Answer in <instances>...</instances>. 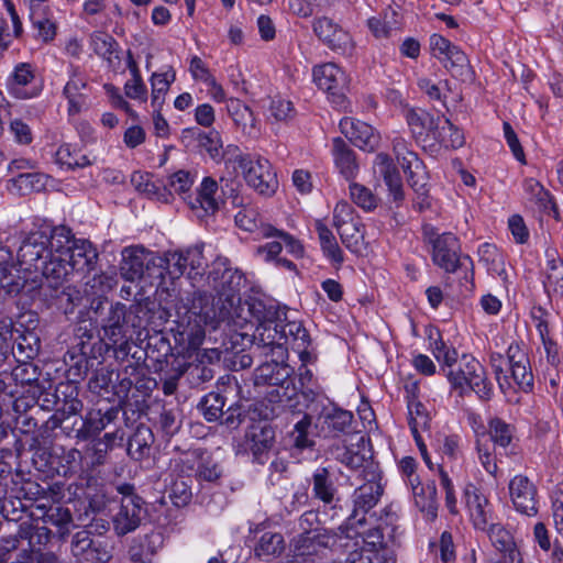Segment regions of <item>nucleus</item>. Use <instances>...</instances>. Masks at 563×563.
I'll list each match as a JSON object with an SVG mask.
<instances>
[{
  "instance_id": "nucleus-38",
  "label": "nucleus",
  "mask_w": 563,
  "mask_h": 563,
  "mask_svg": "<svg viewBox=\"0 0 563 563\" xmlns=\"http://www.w3.org/2000/svg\"><path fill=\"white\" fill-rule=\"evenodd\" d=\"M154 442L152 430L145 424L136 427L128 442V454L135 461H141L150 456L151 448Z\"/></svg>"
},
{
  "instance_id": "nucleus-11",
  "label": "nucleus",
  "mask_w": 563,
  "mask_h": 563,
  "mask_svg": "<svg viewBox=\"0 0 563 563\" xmlns=\"http://www.w3.org/2000/svg\"><path fill=\"white\" fill-rule=\"evenodd\" d=\"M236 163L250 187L264 196L273 195L278 180L268 159L261 156L238 155Z\"/></svg>"
},
{
  "instance_id": "nucleus-4",
  "label": "nucleus",
  "mask_w": 563,
  "mask_h": 563,
  "mask_svg": "<svg viewBox=\"0 0 563 563\" xmlns=\"http://www.w3.org/2000/svg\"><path fill=\"white\" fill-rule=\"evenodd\" d=\"M506 354V357L500 353L490 354V364L499 388L503 391L510 388V378H512L521 390L526 393L531 390L533 375L526 351L517 342H512L508 346Z\"/></svg>"
},
{
  "instance_id": "nucleus-52",
  "label": "nucleus",
  "mask_w": 563,
  "mask_h": 563,
  "mask_svg": "<svg viewBox=\"0 0 563 563\" xmlns=\"http://www.w3.org/2000/svg\"><path fill=\"white\" fill-rule=\"evenodd\" d=\"M311 417L303 415L297 421L294 429L289 432V440L294 448L298 450L311 449L314 445L313 439L310 437Z\"/></svg>"
},
{
  "instance_id": "nucleus-2",
  "label": "nucleus",
  "mask_w": 563,
  "mask_h": 563,
  "mask_svg": "<svg viewBox=\"0 0 563 563\" xmlns=\"http://www.w3.org/2000/svg\"><path fill=\"white\" fill-rule=\"evenodd\" d=\"M98 253L84 239H75L71 229L56 225L30 232L18 251L21 269L40 273L48 286L56 289L73 272L95 269Z\"/></svg>"
},
{
  "instance_id": "nucleus-5",
  "label": "nucleus",
  "mask_w": 563,
  "mask_h": 563,
  "mask_svg": "<svg viewBox=\"0 0 563 563\" xmlns=\"http://www.w3.org/2000/svg\"><path fill=\"white\" fill-rule=\"evenodd\" d=\"M269 361L264 362L254 371L255 386H268V399L272 402L292 400L299 390L295 383L294 368L286 363L287 358H278L268 354Z\"/></svg>"
},
{
  "instance_id": "nucleus-45",
  "label": "nucleus",
  "mask_w": 563,
  "mask_h": 563,
  "mask_svg": "<svg viewBox=\"0 0 563 563\" xmlns=\"http://www.w3.org/2000/svg\"><path fill=\"white\" fill-rule=\"evenodd\" d=\"M18 534L22 540L27 541V547L36 553H40L51 539L48 528L29 522H22L19 526Z\"/></svg>"
},
{
  "instance_id": "nucleus-61",
  "label": "nucleus",
  "mask_w": 563,
  "mask_h": 563,
  "mask_svg": "<svg viewBox=\"0 0 563 563\" xmlns=\"http://www.w3.org/2000/svg\"><path fill=\"white\" fill-rule=\"evenodd\" d=\"M267 111L276 121H288L296 115L292 102L279 96L269 99Z\"/></svg>"
},
{
  "instance_id": "nucleus-9",
  "label": "nucleus",
  "mask_w": 563,
  "mask_h": 563,
  "mask_svg": "<svg viewBox=\"0 0 563 563\" xmlns=\"http://www.w3.org/2000/svg\"><path fill=\"white\" fill-rule=\"evenodd\" d=\"M424 241L431 246V257L434 265L446 273H455L461 265V246L455 234L440 233L432 225L423 227Z\"/></svg>"
},
{
  "instance_id": "nucleus-39",
  "label": "nucleus",
  "mask_w": 563,
  "mask_h": 563,
  "mask_svg": "<svg viewBox=\"0 0 563 563\" xmlns=\"http://www.w3.org/2000/svg\"><path fill=\"white\" fill-rule=\"evenodd\" d=\"M523 191L527 200L539 211L549 213L554 208L550 192L534 178L523 180Z\"/></svg>"
},
{
  "instance_id": "nucleus-6",
  "label": "nucleus",
  "mask_w": 563,
  "mask_h": 563,
  "mask_svg": "<svg viewBox=\"0 0 563 563\" xmlns=\"http://www.w3.org/2000/svg\"><path fill=\"white\" fill-rule=\"evenodd\" d=\"M445 376L460 394L473 390L481 399L489 400L493 396V385L487 380L485 368L474 357L463 355L459 364L448 365Z\"/></svg>"
},
{
  "instance_id": "nucleus-37",
  "label": "nucleus",
  "mask_w": 563,
  "mask_h": 563,
  "mask_svg": "<svg viewBox=\"0 0 563 563\" xmlns=\"http://www.w3.org/2000/svg\"><path fill=\"white\" fill-rule=\"evenodd\" d=\"M285 550L284 537L278 532H263L254 545V555L268 562L279 556Z\"/></svg>"
},
{
  "instance_id": "nucleus-43",
  "label": "nucleus",
  "mask_w": 563,
  "mask_h": 563,
  "mask_svg": "<svg viewBox=\"0 0 563 563\" xmlns=\"http://www.w3.org/2000/svg\"><path fill=\"white\" fill-rule=\"evenodd\" d=\"M227 110L234 123L247 134L256 131V120L253 111L241 100L230 98L227 101Z\"/></svg>"
},
{
  "instance_id": "nucleus-18",
  "label": "nucleus",
  "mask_w": 563,
  "mask_h": 563,
  "mask_svg": "<svg viewBox=\"0 0 563 563\" xmlns=\"http://www.w3.org/2000/svg\"><path fill=\"white\" fill-rule=\"evenodd\" d=\"M155 258L156 254L142 246L125 247L120 264L121 276L129 282L139 280L144 276L155 278Z\"/></svg>"
},
{
  "instance_id": "nucleus-44",
  "label": "nucleus",
  "mask_w": 563,
  "mask_h": 563,
  "mask_svg": "<svg viewBox=\"0 0 563 563\" xmlns=\"http://www.w3.org/2000/svg\"><path fill=\"white\" fill-rule=\"evenodd\" d=\"M488 433L493 442L492 445L504 449L506 454L510 453L508 449L515 438V427L512 424L495 417L488 422Z\"/></svg>"
},
{
  "instance_id": "nucleus-57",
  "label": "nucleus",
  "mask_w": 563,
  "mask_h": 563,
  "mask_svg": "<svg viewBox=\"0 0 563 563\" xmlns=\"http://www.w3.org/2000/svg\"><path fill=\"white\" fill-rule=\"evenodd\" d=\"M117 46V41L104 32H93L90 35L91 49L104 59H111Z\"/></svg>"
},
{
  "instance_id": "nucleus-47",
  "label": "nucleus",
  "mask_w": 563,
  "mask_h": 563,
  "mask_svg": "<svg viewBox=\"0 0 563 563\" xmlns=\"http://www.w3.org/2000/svg\"><path fill=\"white\" fill-rule=\"evenodd\" d=\"M407 181L416 195L413 198V208L420 212L431 208L426 170H415L413 175L407 178Z\"/></svg>"
},
{
  "instance_id": "nucleus-23",
  "label": "nucleus",
  "mask_w": 563,
  "mask_h": 563,
  "mask_svg": "<svg viewBox=\"0 0 563 563\" xmlns=\"http://www.w3.org/2000/svg\"><path fill=\"white\" fill-rule=\"evenodd\" d=\"M509 495L518 512L528 517H533L538 514V489L527 476L516 475L510 479Z\"/></svg>"
},
{
  "instance_id": "nucleus-62",
  "label": "nucleus",
  "mask_w": 563,
  "mask_h": 563,
  "mask_svg": "<svg viewBox=\"0 0 563 563\" xmlns=\"http://www.w3.org/2000/svg\"><path fill=\"white\" fill-rule=\"evenodd\" d=\"M429 340L432 354L439 362H443L446 366L456 363V350L448 346L439 333H437L435 338L430 334Z\"/></svg>"
},
{
  "instance_id": "nucleus-42",
  "label": "nucleus",
  "mask_w": 563,
  "mask_h": 563,
  "mask_svg": "<svg viewBox=\"0 0 563 563\" xmlns=\"http://www.w3.org/2000/svg\"><path fill=\"white\" fill-rule=\"evenodd\" d=\"M54 162L59 168L75 170L91 165L86 155L80 154L71 144L64 143L54 153Z\"/></svg>"
},
{
  "instance_id": "nucleus-59",
  "label": "nucleus",
  "mask_w": 563,
  "mask_h": 563,
  "mask_svg": "<svg viewBox=\"0 0 563 563\" xmlns=\"http://www.w3.org/2000/svg\"><path fill=\"white\" fill-rule=\"evenodd\" d=\"M349 189L352 201L363 210L371 211L377 207V198L367 187L352 183Z\"/></svg>"
},
{
  "instance_id": "nucleus-35",
  "label": "nucleus",
  "mask_w": 563,
  "mask_h": 563,
  "mask_svg": "<svg viewBox=\"0 0 563 563\" xmlns=\"http://www.w3.org/2000/svg\"><path fill=\"white\" fill-rule=\"evenodd\" d=\"M311 483L312 496L322 501L324 507L330 506L334 509L333 503L336 500L338 490L328 468H317L312 474Z\"/></svg>"
},
{
  "instance_id": "nucleus-30",
  "label": "nucleus",
  "mask_w": 563,
  "mask_h": 563,
  "mask_svg": "<svg viewBox=\"0 0 563 563\" xmlns=\"http://www.w3.org/2000/svg\"><path fill=\"white\" fill-rule=\"evenodd\" d=\"M471 520L478 530H486L493 522V508L488 498L475 487L465 490Z\"/></svg>"
},
{
  "instance_id": "nucleus-60",
  "label": "nucleus",
  "mask_w": 563,
  "mask_h": 563,
  "mask_svg": "<svg viewBox=\"0 0 563 563\" xmlns=\"http://www.w3.org/2000/svg\"><path fill=\"white\" fill-rule=\"evenodd\" d=\"M477 457L484 470L492 476L497 477L498 474V460L494 452L495 446L488 442H476Z\"/></svg>"
},
{
  "instance_id": "nucleus-25",
  "label": "nucleus",
  "mask_w": 563,
  "mask_h": 563,
  "mask_svg": "<svg viewBox=\"0 0 563 563\" xmlns=\"http://www.w3.org/2000/svg\"><path fill=\"white\" fill-rule=\"evenodd\" d=\"M374 170L384 180L389 197L399 206L405 199L401 175L393 158L386 153H378L374 161Z\"/></svg>"
},
{
  "instance_id": "nucleus-7",
  "label": "nucleus",
  "mask_w": 563,
  "mask_h": 563,
  "mask_svg": "<svg viewBox=\"0 0 563 563\" xmlns=\"http://www.w3.org/2000/svg\"><path fill=\"white\" fill-rule=\"evenodd\" d=\"M429 45L432 56L443 64L453 78L463 84L474 82L475 71L466 54L459 46L437 33L430 36Z\"/></svg>"
},
{
  "instance_id": "nucleus-17",
  "label": "nucleus",
  "mask_w": 563,
  "mask_h": 563,
  "mask_svg": "<svg viewBox=\"0 0 563 563\" xmlns=\"http://www.w3.org/2000/svg\"><path fill=\"white\" fill-rule=\"evenodd\" d=\"M314 84L325 91L331 102L342 106L345 91L349 87V77L345 71L334 63L317 65L312 69Z\"/></svg>"
},
{
  "instance_id": "nucleus-64",
  "label": "nucleus",
  "mask_w": 563,
  "mask_h": 563,
  "mask_svg": "<svg viewBox=\"0 0 563 563\" xmlns=\"http://www.w3.org/2000/svg\"><path fill=\"white\" fill-rule=\"evenodd\" d=\"M409 424L412 434L419 429H426L429 426V416L426 407L415 398L408 400Z\"/></svg>"
},
{
  "instance_id": "nucleus-14",
  "label": "nucleus",
  "mask_w": 563,
  "mask_h": 563,
  "mask_svg": "<svg viewBox=\"0 0 563 563\" xmlns=\"http://www.w3.org/2000/svg\"><path fill=\"white\" fill-rule=\"evenodd\" d=\"M8 93L19 100L36 98L43 90V82L37 76L36 67L21 62L14 65L4 82Z\"/></svg>"
},
{
  "instance_id": "nucleus-26",
  "label": "nucleus",
  "mask_w": 563,
  "mask_h": 563,
  "mask_svg": "<svg viewBox=\"0 0 563 563\" xmlns=\"http://www.w3.org/2000/svg\"><path fill=\"white\" fill-rule=\"evenodd\" d=\"M218 183L212 177H205L195 197H184L198 218L213 214L219 209Z\"/></svg>"
},
{
  "instance_id": "nucleus-41",
  "label": "nucleus",
  "mask_w": 563,
  "mask_h": 563,
  "mask_svg": "<svg viewBox=\"0 0 563 563\" xmlns=\"http://www.w3.org/2000/svg\"><path fill=\"white\" fill-rule=\"evenodd\" d=\"M314 227L323 255L333 264L341 265L344 261L343 252L332 231L320 220L316 221Z\"/></svg>"
},
{
  "instance_id": "nucleus-29",
  "label": "nucleus",
  "mask_w": 563,
  "mask_h": 563,
  "mask_svg": "<svg viewBox=\"0 0 563 563\" xmlns=\"http://www.w3.org/2000/svg\"><path fill=\"white\" fill-rule=\"evenodd\" d=\"M197 465L196 476L199 481L209 483L217 482L222 476V468L218 462L210 456H203L198 451L187 453L177 461L181 471H192Z\"/></svg>"
},
{
  "instance_id": "nucleus-16",
  "label": "nucleus",
  "mask_w": 563,
  "mask_h": 563,
  "mask_svg": "<svg viewBox=\"0 0 563 563\" xmlns=\"http://www.w3.org/2000/svg\"><path fill=\"white\" fill-rule=\"evenodd\" d=\"M355 528L356 526L349 523L339 527L340 536L343 537L340 547L346 548L349 552H362L372 558L385 550L386 543L380 528H372L363 533L356 531Z\"/></svg>"
},
{
  "instance_id": "nucleus-21",
  "label": "nucleus",
  "mask_w": 563,
  "mask_h": 563,
  "mask_svg": "<svg viewBox=\"0 0 563 563\" xmlns=\"http://www.w3.org/2000/svg\"><path fill=\"white\" fill-rule=\"evenodd\" d=\"M275 443V431L268 424H252L245 432L243 449L252 454L253 462L264 464Z\"/></svg>"
},
{
  "instance_id": "nucleus-15",
  "label": "nucleus",
  "mask_w": 563,
  "mask_h": 563,
  "mask_svg": "<svg viewBox=\"0 0 563 563\" xmlns=\"http://www.w3.org/2000/svg\"><path fill=\"white\" fill-rule=\"evenodd\" d=\"M363 479L365 483L357 486L352 495L353 510L345 522L351 526H363L366 514L377 505L383 494V487L378 482L376 472H371L369 476H364Z\"/></svg>"
},
{
  "instance_id": "nucleus-40",
  "label": "nucleus",
  "mask_w": 563,
  "mask_h": 563,
  "mask_svg": "<svg viewBox=\"0 0 563 563\" xmlns=\"http://www.w3.org/2000/svg\"><path fill=\"white\" fill-rule=\"evenodd\" d=\"M432 141L445 148H460L465 144L464 133L444 117L433 132Z\"/></svg>"
},
{
  "instance_id": "nucleus-31",
  "label": "nucleus",
  "mask_w": 563,
  "mask_h": 563,
  "mask_svg": "<svg viewBox=\"0 0 563 563\" xmlns=\"http://www.w3.org/2000/svg\"><path fill=\"white\" fill-rule=\"evenodd\" d=\"M120 413L119 407H109L106 410L92 409L82 418V426L78 430L81 439L88 440L100 434L109 424L113 423Z\"/></svg>"
},
{
  "instance_id": "nucleus-54",
  "label": "nucleus",
  "mask_w": 563,
  "mask_h": 563,
  "mask_svg": "<svg viewBox=\"0 0 563 563\" xmlns=\"http://www.w3.org/2000/svg\"><path fill=\"white\" fill-rule=\"evenodd\" d=\"M225 399L219 393L207 394L199 402L198 408L207 421H217L223 416Z\"/></svg>"
},
{
  "instance_id": "nucleus-51",
  "label": "nucleus",
  "mask_w": 563,
  "mask_h": 563,
  "mask_svg": "<svg viewBox=\"0 0 563 563\" xmlns=\"http://www.w3.org/2000/svg\"><path fill=\"white\" fill-rule=\"evenodd\" d=\"M283 247H285V243L282 241V239H273V241L258 246L257 254L262 256L266 262H275L277 267H283L288 271H296L297 267L294 262L285 257H279Z\"/></svg>"
},
{
  "instance_id": "nucleus-63",
  "label": "nucleus",
  "mask_w": 563,
  "mask_h": 563,
  "mask_svg": "<svg viewBox=\"0 0 563 563\" xmlns=\"http://www.w3.org/2000/svg\"><path fill=\"white\" fill-rule=\"evenodd\" d=\"M183 255L186 260L187 268H189L188 275L190 278H195L196 276H201L207 266V260L202 253V246H192L183 251Z\"/></svg>"
},
{
  "instance_id": "nucleus-22",
  "label": "nucleus",
  "mask_w": 563,
  "mask_h": 563,
  "mask_svg": "<svg viewBox=\"0 0 563 563\" xmlns=\"http://www.w3.org/2000/svg\"><path fill=\"white\" fill-rule=\"evenodd\" d=\"M542 285L551 302L563 303V258L555 249L545 251Z\"/></svg>"
},
{
  "instance_id": "nucleus-56",
  "label": "nucleus",
  "mask_w": 563,
  "mask_h": 563,
  "mask_svg": "<svg viewBox=\"0 0 563 563\" xmlns=\"http://www.w3.org/2000/svg\"><path fill=\"white\" fill-rule=\"evenodd\" d=\"M341 462L351 470L358 471V477L362 479L364 476L368 477L371 472L374 471V465L369 462L364 454L353 449H346L341 455Z\"/></svg>"
},
{
  "instance_id": "nucleus-46",
  "label": "nucleus",
  "mask_w": 563,
  "mask_h": 563,
  "mask_svg": "<svg viewBox=\"0 0 563 563\" xmlns=\"http://www.w3.org/2000/svg\"><path fill=\"white\" fill-rule=\"evenodd\" d=\"M159 534L151 533L145 536L143 540L135 542L129 550L132 563H152V559L156 552V543H161Z\"/></svg>"
},
{
  "instance_id": "nucleus-3",
  "label": "nucleus",
  "mask_w": 563,
  "mask_h": 563,
  "mask_svg": "<svg viewBox=\"0 0 563 563\" xmlns=\"http://www.w3.org/2000/svg\"><path fill=\"white\" fill-rule=\"evenodd\" d=\"M247 325L254 328L253 344L261 349L264 355L287 358L288 345L291 349L310 346V335L302 323L287 321L286 312L277 303L253 299L247 303Z\"/></svg>"
},
{
  "instance_id": "nucleus-34",
  "label": "nucleus",
  "mask_w": 563,
  "mask_h": 563,
  "mask_svg": "<svg viewBox=\"0 0 563 563\" xmlns=\"http://www.w3.org/2000/svg\"><path fill=\"white\" fill-rule=\"evenodd\" d=\"M390 142L393 153L405 174H407V178L413 175L415 170H424L422 161L410 148V143L404 136L396 134L391 137Z\"/></svg>"
},
{
  "instance_id": "nucleus-1",
  "label": "nucleus",
  "mask_w": 563,
  "mask_h": 563,
  "mask_svg": "<svg viewBox=\"0 0 563 563\" xmlns=\"http://www.w3.org/2000/svg\"><path fill=\"white\" fill-rule=\"evenodd\" d=\"M209 283L217 290V296L198 291L179 321V334L190 347H198L206 336L207 329L216 330L223 321L233 322L244 328L250 322L247 313L251 297L241 301L240 289L244 277L242 272L229 266L225 258H218L208 275Z\"/></svg>"
},
{
  "instance_id": "nucleus-53",
  "label": "nucleus",
  "mask_w": 563,
  "mask_h": 563,
  "mask_svg": "<svg viewBox=\"0 0 563 563\" xmlns=\"http://www.w3.org/2000/svg\"><path fill=\"white\" fill-rule=\"evenodd\" d=\"M174 70L165 73H154L151 78L152 84V106L161 108L164 103V96L168 91L170 84L175 80Z\"/></svg>"
},
{
  "instance_id": "nucleus-48",
  "label": "nucleus",
  "mask_w": 563,
  "mask_h": 563,
  "mask_svg": "<svg viewBox=\"0 0 563 563\" xmlns=\"http://www.w3.org/2000/svg\"><path fill=\"white\" fill-rule=\"evenodd\" d=\"M194 185V176L184 169L177 170L172 174L164 186V192L157 196V199L168 201V197L175 192L178 195H186Z\"/></svg>"
},
{
  "instance_id": "nucleus-19",
  "label": "nucleus",
  "mask_w": 563,
  "mask_h": 563,
  "mask_svg": "<svg viewBox=\"0 0 563 563\" xmlns=\"http://www.w3.org/2000/svg\"><path fill=\"white\" fill-rule=\"evenodd\" d=\"M67 74L68 80L63 88V97L67 100L68 117H77L90 107L87 92L90 88L87 76L79 66L70 64Z\"/></svg>"
},
{
  "instance_id": "nucleus-28",
  "label": "nucleus",
  "mask_w": 563,
  "mask_h": 563,
  "mask_svg": "<svg viewBox=\"0 0 563 563\" xmlns=\"http://www.w3.org/2000/svg\"><path fill=\"white\" fill-rule=\"evenodd\" d=\"M442 117H434L422 109H408L405 119L412 137L417 143H427L432 140L433 132L441 123Z\"/></svg>"
},
{
  "instance_id": "nucleus-24",
  "label": "nucleus",
  "mask_w": 563,
  "mask_h": 563,
  "mask_svg": "<svg viewBox=\"0 0 563 563\" xmlns=\"http://www.w3.org/2000/svg\"><path fill=\"white\" fill-rule=\"evenodd\" d=\"M70 552L78 563H103L110 559L106 548L88 530H80L73 536Z\"/></svg>"
},
{
  "instance_id": "nucleus-13",
  "label": "nucleus",
  "mask_w": 563,
  "mask_h": 563,
  "mask_svg": "<svg viewBox=\"0 0 563 563\" xmlns=\"http://www.w3.org/2000/svg\"><path fill=\"white\" fill-rule=\"evenodd\" d=\"M91 309L99 316L104 336L112 343L126 341V306L122 302L109 303L107 300L92 301Z\"/></svg>"
},
{
  "instance_id": "nucleus-33",
  "label": "nucleus",
  "mask_w": 563,
  "mask_h": 563,
  "mask_svg": "<svg viewBox=\"0 0 563 563\" xmlns=\"http://www.w3.org/2000/svg\"><path fill=\"white\" fill-rule=\"evenodd\" d=\"M332 156L339 173L347 180L354 178L358 170L354 151L341 137L332 141Z\"/></svg>"
},
{
  "instance_id": "nucleus-50",
  "label": "nucleus",
  "mask_w": 563,
  "mask_h": 563,
  "mask_svg": "<svg viewBox=\"0 0 563 563\" xmlns=\"http://www.w3.org/2000/svg\"><path fill=\"white\" fill-rule=\"evenodd\" d=\"M416 506L428 515L435 516L437 514V487L434 482L427 485L416 486L412 492Z\"/></svg>"
},
{
  "instance_id": "nucleus-36",
  "label": "nucleus",
  "mask_w": 563,
  "mask_h": 563,
  "mask_svg": "<svg viewBox=\"0 0 563 563\" xmlns=\"http://www.w3.org/2000/svg\"><path fill=\"white\" fill-rule=\"evenodd\" d=\"M155 278L164 279L168 276L172 280L180 278L187 269L183 251L167 252L163 256L156 255Z\"/></svg>"
},
{
  "instance_id": "nucleus-12",
  "label": "nucleus",
  "mask_w": 563,
  "mask_h": 563,
  "mask_svg": "<svg viewBox=\"0 0 563 563\" xmlns=\"http://www.w3.org/2000/svg\"><path fill=\"white\" fill-rule=\"evenodd\" d=\"M341 541L343 537L334 531L300 533L294 540L290 563H317L322 550L333 548Z\"/></svg>"
},
{
  "instance_id": "nucleus-32",
  "label": "nucleus",
  "mask_w": 563,
  "mask_h": 563,
  "mask_svg": "<svg viewBox=\"0 0 563 563\" xmlns=\"http://www.w3.org/2000/svg\"><path fill=\"white\" fill-rule=\"evenodd\" d=\"M492 544L505 556V563H520L521 554L512 534L500 523L490 522L485 530Z\"/></svg>"
},
{
  "instance_id": "nucleus-20",
  "label": "nucleus",
  "mask_w": 563,
  "mask_h": 563,
  "mask_svg": "<svg viewBox=\"0 0 563 563\" xmlns=\"http://www.w3.org/2000/svg\"><path fill=\"white\" fill-rule=\"evenodd\" d=\"M312 29L317 37L331 51L343 56H352L355 43L349 32L328 16L317 18Z\"/></svg>"
},
{
  "instance_id": "nucleus-58",
  "label": "nucleus",
  "mask_w": 563,
  "mask_h": 563,
  "mask_svg": "<svg viewBox=\"0 0 563 563\" xmlns=\"http://www.w3.org/2000/svg\"><path fill=\"white\" fill-rule=\"evenodd\" d=\"M190 483L191 479L185 477L176 478L172 483L169 489V498L176 507H185L190 503L192 498Z\"/></svg>"
},
{
  "instance_id": "nucleus-27",
  "label": "nucleus",
  "mask_w": 563,
  "mask_h": 563,
  "mask_svg": "<svg viewBox=\"0 0 563 563\" xmlns=\"http://www.w3.org/2000/svg\"><path fill=\"white\" fill-rule=\"evenodd\" d=\"M340 129L354 145L362 150L372 152L378 144V134L372 125L363 121L344 118L340 121Z\"/></svg>"
},
{
  "instance_id": "nucleus-55",
  "label": "nucleus",
  "mask_w": 563,
  "mask_h": 563,
  "mask_svg": "<svg viewBox=\"0 0 563 563\" xmlns=\"http://www.w3.org/2000/svg\"><path fill=\"white\" fill-rule=\"evenodd\" d=\"M129 69L132 75V79L126 81L124 85V92L128 98L145 101L147 89L142 81L140 70L132 57L128 62Z\"/></svg>"
},
{
  "instance_id": "nucleus-10",
  "label": "nucleus",
  "mask_w": 563,
  "mask_h": 563,
  "mask_svg": "<svg viewBox=\"0 0 563 563\" xmlns=\"http://www.w3.org/2000/svg\"><path fill=\"white\" fill-rule=\"evenodd\" d=\"M134 486L128 483L117 487L121 495L117 511L112 515L113 529L118 536L134 531L141 523L143 500L134 493Z\"/></svg>"
},
{
  "instance_id": "nucleus-8",
  "label": "nucleus",
  "mask_w": 563,
  "mask_h": 563,
  "mask_svg": "<svg viewBox=\"0 0 563 563\" xmlns=\"http://www.w3.org/2000/svg\"><path fill=\"white\" fill-rule=\"evenodd\" d=\"M235 224L247 232L255 233L260 238L282 239L285 243L286 252L295 258H301L305 254L302 243L294 235L278 230L269 223H265L257 210L254 208H244L235 217Z\"/></svg>"
},
{
  "instance_id": "nucleus-49",
  "label": "nucleus",
  "mask_w": 563,
  "mask_h": 563,
  "mask_svg": "<svg viewBox=\"0 0 563 563\" xmlns=\"http://www.w3.org/2000/svg\"><path fill=\"white\" fill-rule=\"evenodd\" d=\"M343 245L355 254H361L364 246L363 224L361 220L344 225L336 230Z\"/></svg>"
}]
</instances>
